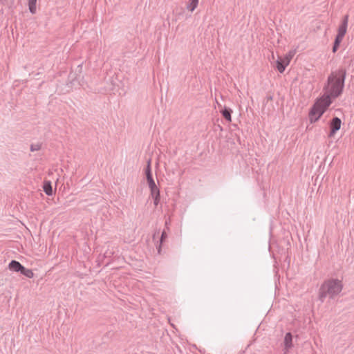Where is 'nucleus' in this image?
<instances>
[{"label":"nucleus","instance_id":"f8f14e48","mask_svg":"<svg viewBox=\"0 0 354 354\" xmlns=\"http://www.w3.org/2000/svg\"><path fill=\"white\" fill-rule=\"evenodd\" d=\"M37 0H28V8L32 14L36 13L37 11Z\"/></svg>","mask_w":354,"mask_h":354},{"label":"nucleus","instance_id":"6e6552de","mask_svg":"<svg viewBox=\"0 0 354 354\" xmlns=\"http://www.w3.org/2000/svg\"><path fill=\"white\" fill-rule=\"evenodd\" d=\"M285 350L288 351L292 346V337L291 333H288L284 338Z\"/></svg>","mask_w":354,"mask_h":354},{"label":"nucleus","instance_id":"4468645a","mask_svg":"<svg viewBox=\"0 0 354 354\" xmlns=\"http://www.w3.org/2000/svg\"><path fill=\"white\" fill-rule=\"evenodd\" d=\"M231 110L229 109H224L222 111V115L229 122L232 121V117H231Z\"/></svg>","mask_w":354,"mask_h":354},{"label":"nucleus","instance_id":"1a4fd4ad","mask_svg":"<svg viewBox=\"0 0 354 354\" xmlns=\"http://www.w3.org/2000/svg\"><path fill=\"white\" fill-rule=\"evenodd\" d=\"M147 180L148 185L150 188L151 194H157V192H160L158 188L157 187L153 178H149V179Z\"/></svg>","mask_w":354,"mask_h":354},{"label":"nucleus","instance_id":"20e7f679","mask_svg":"<svg viewBox=\"0 0 354 354\" xmlns=\"http://www.w3.org/2000/svg\"><path fill=\"white\" fill-rule=\"evenodd\" d=\"M348 21V16L346 15L342 20V24L338 28L337 35L336 36V38H335V40L334 42V46L333 48V53H335L337 50L340 43L343 40V38L346 33Z\"/></svg>","mask_w":354,"mask_h":354},{"label":"nucleus","instance_id":"2eb2a0df","mask_svg":"<svg viewBox=\"0 0 354 354\" xmlns=\"http://www.w3.org/2000/svg\"><path fill=\"white\" fill-rule=\"evenodd\" d=\"M152 198L154 200V205L156 206L160 202V192H157V194H151Z\"/></svg>","mask_w":354,"mask_h":354},{"label":"nucleus","instance_id":"423d86ee","mask_svg":"<svg viewBox=\"0 0 354 354\" xmlns=\"http://www.w3.org/2000/svg\"><path fill=\"white\" fill-rule=\"evenodd\" d=\"M342 125V121L338 118H335L330 122V136L332 137L335 133L340 129Z\"/></svg>","mask_w":354,"mask_h":354},{"label":"nucleus","instance_id":"ddd939ff","mask_svg":"<svg viewBox=\"0 0 354 354\" xmlns=\"http://www.w3.org/2000/svg\"><path fill=\"white\" fill-rule=\"evenodd\" d=\"M21 273L30 279H31L34 277V273H33L32 270L30 269H27L24 267H23V269L21 270Z\"/></svg>","mask_w":354,"mask_h":354},{"label":"nucleus","instance_id":"0eeeda50","mask_svg":"<svg viewBox=\"0 0 354 354\" xmlns=\"http://www.w3.org/2000/svg\"><path fill=\"white\" fill-rule=\"evenodd\" d=\"M23 267L19 262L15 260L11 261L8 265L9 269L15 272H21Z\"/></svg>","mask_w":354,"mask_h":354},{"label":"nucleus","instance_id":"dca6fc26","mask_svg":"<svg viewBox=\"0 0 354 354\" xmlns=\"http://www.w3.org/2000/svg\"><path fill=\"white\" fill-rule=\"evenodd\" d=\"M146 176H147V180H148L149 178H152L149 162L148 163V165L146 169Z\"/></svg>","mask_w":354,"mask_h":354},{"label":"nucleus","instance_id":"f257e3e1","mask_svg":"<svg viewBox=\"0 0 354 354\" xmlns=\"http://www.w3.org/2000/svg\"><path fill=\"white\" fill-rule=\"evenodd\" d=\"M344 77L340 71L332 73L328 78L326 86L324 88L325 93L323 96H327L332 100L338 97L342 92Z\"/></svg>","mask_w":354,"mask_h":354},{"label":"nucleus","instance_id":"f03ea898","mask_svg":"<svg viewBox=\"0 0 354 354\" xmlns=\"http://www.w3.org/2000/svg\"><path fill=\"white\" fill-rule=\"evenodd\" d=\"M331 102L332 100L327 96H322L318 99L314 104L309 113L310 122L313 123L317 122L326 111Z\"/></svg>","mask_w":354,"mask_h":354},{"label":"nucleus","instance_id":"9d476101","mask_svg":"<svg viewBox=\"0 0 354 354\" xmlns=\"http://www.w3.org/2000/svg\"><path fill=\"white\" fill-rule=\"evenodd\" d=\"M43 189H44V192L48 196H52L53 195V188H52V185H51L50 182H49V181L44 182V185H43Z\"/></svg>","mask_w":354,"mask_h":354},{"label":"nucleus","instance_id":"7ed1b4c3","mask_svg":"<svg viewBox=\"0 0 354 354\" xmlns=\"http://www.w3.org/2000/svg\"><path fill=\"white\" fill-rule=\"evenodd\" d=\"M342 289V284L340 281L330 279L325 281L320 288L319 295L321 298L327 296L334 297L337 295Z\"/></svg>","mask_w":354,"mask_h":354},{"label":"nucleus","instance_id":"9b49d317","mask_svg":"<svg viewBox=\"0 0 354 354\" xmlns=\"http://www.w3.org/2000/svg\"><path fill=\"white\" fill-rule=\"evenodd\" d=\"M198 4V0H189L187 4V9L192 12L197 8Z\"/></svg>","mask_w":354,"mask_h":354},{"label":"nucleus","instance_id":"39448f33","mask_svg":"<svg viewBox=\"0 0 354 354\" xmlns=\"http://www.w3.org/2000/svg\"><path fill=\"white\" fill-rule=\"evenodd\" d=\"M295 55V50H290L283 57H278V59L276 61L275 67L280 73H283L284 72L286 68L290 64Z\"/></svg>","mask_w":354,"mask_h":354},{"label":"nucleus","instance_id":"f3484780","mask_svg":"<svg viewBox=\"0 0 354 354\" xmlns=\"http://www.w3.org/2000/svg\"><path fill=\"white\" fill-rule=\"evenodd\" d=\"M165 238V232H162V240Z\"/></svg>","mask_w":354,"mask_h":354}]
</instances>
